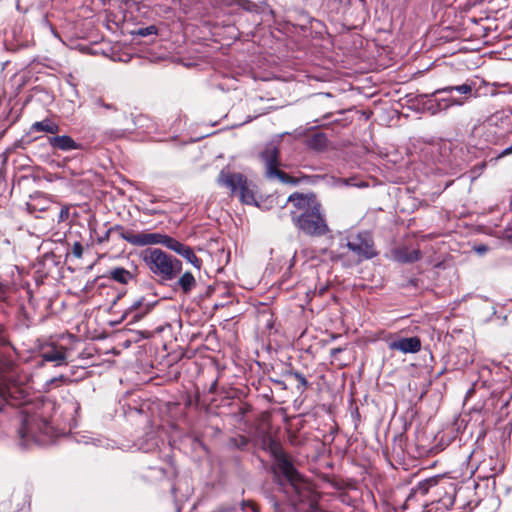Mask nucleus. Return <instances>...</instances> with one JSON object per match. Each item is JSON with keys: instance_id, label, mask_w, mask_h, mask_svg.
<instances>
[{"instance_id": "obj_1", "label": "nucleus", "mask_w": 512, "mask_h": 512, "mask_svg": "<svg viewBox=\"0 0 512 512\" xmlns=\"http://www.w3.org/2000/svg\"><path fill=\"white\" fill-rule=\"evenodd\" d=\"M286 204L291 221L299 232L309 237H323L330 232L322 205L314 193L294 192Z\"/></svg>"}, {"instance_id": "obj_2", "label": "nucleus", "mask_w": 512, "mask_h": 512, "mask_svg": "<svg viewBox=\"0 0 512 512\" xmlns=\"http://www.w3.org/2000/svg\"><path fill=\"white\" fill-rule=\"evenodd\" d=\"M271 450L277 469L287 481L286 492L291 494L293 504L307 503L311 511L316 510L318 508V495L310 483L297 471L287 454L275 441H271Z\"/></svg>"}, {"instance_id": "obj_3", "label": "nucleus", "mask_w": 512, "mask_h": 512, "mask_svg": "<svg viewBox=\"0 0 512 512\" xmlns=\"http://www.w3.org/2000/svg\"><path fill=\"white\" fill-rule=\"evenodd\" d=\"M141 259L150 273L161 283L173 281L182 271V262L160 248H147Z\"/></svg>"}, {"instance_id": "obj_4", "label": "nucleus", "mask_w": 512, "mask_h": 512, "mask_svg": "<svg viewBox=\"0 0 512 512\" xmlns=\"http://www.w3.org/2000/svg\"><path fill=\"white\" fill-rule=\"evenodd\" d=\"M24 414L21 427L18 430L21 439L35 442L41 441L40 436H52L53 427L48 418L44 417L40 412H31L29 408L22 410Z\"/></svg>"}, {"instance_id": "obj_5", "label": "nucleus", "mask_w": 512, "mask_h": 512, "mask_svg": "<svg viewBox=\"0 0 512 512\" xmlns=\"http://www.w3.org/2000/svg\"><path fill=\"white\" fill-rule=\"evenodd\" d=\"M217 183L227 188L231 195L239 196L242 203L252 205L256 203L254 192L251 188V183L247 177L241 173H233L229 170H221L218 177Z\"/></svg>"}, {"instance_id": "obj_6", "label": "nucleus", "mask_w": 512, "mask_h": 512, "mask_svg": "<svg viewBox=\"0 0 512 512\" xmlns=\"http://www.w3.org/2000/svg\"><path fill=\"white\" fill-rule=\"evenodd\" d=\"M260 158L264 163L265 176L269 180L277 179L284 184L295 185L299 180L280 169L281 157L280 150L273 144L267 145L260 153Z\"/></svg>"}, {"instance_id": "obj_7", "label": "nucleus", "mask_w": 512, "mask_h": 512, "mask_svg": "<svg viewBox=\"0 0 512 512\" xmlns=\"http://www.w3.org/2000/svg\"><path fill=\"white\" fill-rule=\"evenodd\" d=\"M155 238L156 240L154 241V245L161 244L165 246L186 259L197 270L201 269L203 262L198 256H196L194 250L190 246L166 234L157 233Z\"/></svg>"}, {"instance_id": "obj_8", "label": "nucleus", "mask_w": 512, "mask_h": 512, "mask_svg": "<svg viewBox=\"0 0 512 512\" xmlns=\"http://www.w3.org/2000/svg\"><path fill=\"white\" fill-rule=\"evenodd\" d=\"M153 298V296L142 295L134 299L129 307L125 310L123 319L127 320L128 324L136 323L142 320L158 304V300Z\"/></svg>"}, {"instance_id": "obj_9", "label": "nucleus", "mask_w": 512, "mask_h": 512, "mask_svg": "<svg viewBox=\"0 0 512 512\" xmlns=\"http://www.w3.org/2000/svg\"><path fill=\"white\" fill-rule=\"evenodd\" d=\"M348 250L357 256L358 261L371 259L377 255L372 236L367 232L357 234L345 245Z\"/></svg>"}, {"instance_id": "obj_10", "label": "nucleus", "mask_w": 512, "mask_h": 512, "mask_svg": "<svg viewBox=\"0 0 512 512\" xmlns=\"http://www.w3.org/2000/svg\"><path fill=\"white\" fill-rule=\"evenodd\" d=\"M111 230L112 233L117 234L120 239L125 240L132 246L136 247L154 245V241L156 240L155 237L157 234L148 231L136 232L131 229H126L123 225L120 224L111 226Z\"/></svg>"}, {"instance_id": "obj_11", "label": "nucleus", "mask_w": 512, "mask_h": 512, "mask_svg": "<svg viewBox=\"0 0 512 512\" xmlns=\"http://www.w3.org/2000/svg\"><path fill=\"white\" fill-rule=\"evenodd\" d=\"M0 396L7 404L11 406H25V408H28L27 392L15 383H9L4 386H0Z\"/></svg>"}, {"instance_id": "obj_12", "label": "nucleus", "mask_w": 512, "mask_h": 512, "mask_svg": "<svg viewBox=\"0 0 512 512\" xmlns=\"http://www.w3.org/2000/svg\"><path fill=\"white\" fill-rule=\"evenodd\" d=\"M454 91L461 95V97L458 98L464 99V103L466 102L467 99L478 96L476 90V82L474 80L469 79L466 80V82H464L461 85L446 86L443 88H439L433 92V96L441 94H451Z\"/></svg>"}, {"instance_id": "obj_13", "label": "nucleus", "mask_w": 512, "mask_h": 512, "mask_svg": "<svg viewBox=\"0 0 512 512\" xmlns=\"http://www.w3.org/2000/svg\"><path fill=\"white\" fill-rule=\"evenodd\" d=\"M47 142L53 151L69 152L84 149L81 143L76 142L69 135L55 134L54 136H48Z\"/></svg>"}, {"instance_id": "obj_14", "label": "nucleus", "mask_w": 512, "mask_h": 512, "mask_svg": "<svg viewBox=\"0 0 512 512\" xmlns=\"http://www.w3.org/2000/svg\"><path fill=\"white\" fill-rule=\"evenodd\" d=\"M390 350L400 351L404 354L407 353H418L421 350L422 342L418 336L413 337H403L391 341L388 344Z\"/></svg>"}, {"instance_id": "obj_15", "label": "nucleus", "mask_w": 512, "mask_h": 512, "mask_svg": "<svg viewBox=\"0 0 512 512\" xmlns=\"http://www.w3.org/2000/svg\"><path fill=\"white\" fill-rule=\"evenodd\" d=\"M437 96L438 95L433 96L432 93L430 99L426 102V104H428V109L431 110L433 114L441 110H446L451 106H460L464 104V99L453 97L451 94H446L444 97Z\"/></svg>"}, {"instance_id": "obj_16", "label": "nucleus", "mask_w": 512, "mask_h": 512, "mask_svg": "<svg viewBox=\"0 0 512 512\" xmlns=\"http://www.w3.org/2000/svg\"><path fill=\"white\" fill-rule=\"evenodd\" d=\"M392 256L399 263H414L422 258V252L419 249L401 246L392 250Z\"/></svg>"}, {"instance_id": "obj_17", "label": "nucleus", "mask_w": 512, "mask_h": 512, "mask_svg": "<svg viewBox=\"0 0 512 512\" xmlns=\"http://www.w3.org/2000/svg\"><path fill=\"white\" fill-rule=\"evenodd\" d=\"M60 130L61 128L59 124L51 118L47 117L41 121L34 122L29 128L27 136H31L33 133L36 132L51 134L52 136H54L55 134H58Z\"/></svg>"}, {"instance_id": "obj_18", "label": "nucleus", "mask_w": 512, "mask_h": 512, "mask_svg": "<svg viewBox=\"0 0 512 512\" xmlns=\"http://www.w3.org/2000/svg\"><path fill=\"white\" fill-rule=\"evenodd\" d=\"M66 351L67 349L64 346L51 345L42 351L41 357L44 361L55 362L57 366H60L67 364Z\"/></svg>"}, {"instance_id": "obj_19", "label": "nucleus", "mask_w": 512, "mask_h": 512, "mask_svg": "<svg viewBox=\"0 0 512 512\" xmlns=\"http://www.w3.org/2000/svg\"><path fill=\"white\" fill-rule=\"evenodd\" d=\"M108 278L120 284H128L135 279V275L123 267H115L108 271Z\"/></svg>"}, {"instance_id": "obj_20", "label": "nucleus", "mask_w": 512, "mask_h": 512, "mask_svg": "<svg viewBox=\"0 0 512 512\" xmlns=\"http://www.w3.org/2000/svg\"><path fill=\"white\" fill-rule=\"evenodd\" d=\"M176 285L184 294H190L196 287V279L191 272L187 271L178 278Z\"/></svg>"}, {"instance_id": "obj_21", "label": "nucleus", "mask_w": 512, "mask_h": 512, "mask_svg": "<svg viewBox=\"0 0 512 512\" xmlns=\"http://www.w3.org/2000/svg\"><path fill=\"white\" fill-rule=\"evenodd\" d=\"M328 144V138L325 133L317 132L307 138V146L316 151H323Z\"/></svg>"}, {"instance_id": "obj_22", "label": "nucleus", "mask_w": 512, "mask_h": 512, "mask_svg": "<svg viewBox=\"0 0 512 512\" xmlns=\"http://www.w3.org/2000/svg\"><path fill=\"white\" fill-rule=\"evenodd\" d=\"M7 343L5 336L4 326L0 324V346L5 345ZM13 367V362L7 356H5L2 352H0V372L5 373L9 372Z\"/></svg>"}, {"instance_id": "obj_23", "label": "nucleus", "mask_w": 512, "mask_h": 512, "mask_svg": "<svg viewBox=\"0 0 512 512\" xmlns=\"http://www.w3.org/2000/svg\"><path fill=\"white\" fill-rule=\"evenodd\" d=\"M285 376L287 378L294 379L297 382L296 389L300 393L304 392L309 387L306 377L298 371L293 369L286 370Z\"/></svg>"}, {"instance_id": "obj_24", "label": "nucleus", "mask_w": 512, "mask_h": 512, "mask_svg": "<svg viewBox=\"0 0 512 512\" xmlns=\"http://www.w3.org/2000/svg\"><path fill=\"white\" fill-rule=\"evenodd\" d=\"M326 481L336 490H347L355 488L352 480H345L338 476H332L326 479Z\"/></svg>"}, {"instance_id": "obj_25", "label": "nucleus", "mask_w": 512, "mask_h": 512, "mask_svg": "<svg viewBox=\"0 0 512 512\" xmlns=\"http://www.w3.org/2000/svg\"><path fill=\"white\" fill-rule=\"evenodd\" d=\"M437 483L438 480L434 477L425 479L417 484V486L413 489V493L424 496L429 492V489L437 485Z\"/></svg>"}, {"instance_id": "obj_26", "label": "nucleus", "mask_w": 512, "mask_h": 512, "mask_svg": "<svg viewBox=\"0 0 512 512\" xmlns=\"http://www.w3.org/2000/svg\"><path fill=\"white\" fill-rule=\"evenodd\" d=\"M249 439L244 435H236L228 439L227 445L232 449L245 450L249 444Z\"/></svg>"}, {"instance_id": "obj_27", "label": "nucleus", "mask_w": 512, "mask_h": 512, "mask_svg": "<svg viewBox=\"0 0 512 512\" xmlns=\"http://www.w3.org/2000/svg\"><path fill=\"white\" fill-rule=\"evenodd\" d=\"M93 104L97 108H104V109H106L108 111H112V112H117L118 111V108H117V106L115 104L105 102L103 97L95 98L94 101H93Z\"/></svg>"}, {"instance_id": "obj_28", "label": "nucleus", "mask_w": 512, "mask_h": 512, "mask_svg": "<svg viewBox=\"0 0 512 512\" xmlns=\"http://www.w3.org/2000/svg\"><path fill=\"white\" fill-rule=\"evenodd\" d=\"M143 479L148 480L150 478H158L162 479L165 477V471L162 468H149L145 474H143Z\"/></svg>"}, {"instance_id": "obj_29", "label": "nucleus", "mask_w": 512, "mask_h": 512, "mask_svg": "<svg viewBox=\"0 0 512 512\" xmlns=\"http://www.w3.org/2000/svg\"><path fill=\"white\" fill-rule=\"evenodd\" d=\"M158 33V28L155 25H150L147 27L139 28L135 34L141 37H146L149 35H156Z\"/></svg>"}, {"instance_id": "obj_30", "label": "nucleus", "mask_w": 512, "mask_h": 512, "mask_svg": "<svg viewBox=\"0 0 512 512\" xmlns=\"http://www.w3.org/2000/svg\"><path fill=\"white\" fill-rule=\"evenodd\" d=\"M83 245L76 241L74 242V244L72 245V248H71V252L72 254L76 257V258H81L83 256Z\"/></svg>"}, {"instance_id": "obj_31", "label": "nucleus", "mask_w": 512, "mask_h": 512, "mask_svg": "<svg viewBox=\"0 0 512 512\" xmlns=\"http://www.w3.org/2000/svg\"><path fill=\"white\" fill-rule=\"evenodd\" d=\"M69 206H63L58 214V222H64L69 218Z\"/></svg>"}, {"instance_id": "obj_32", "label": "nucleus", "mask_w": 512, "mask_h": 512, "mask_svg": "<svg viewBox=\"0 0 512 512\" xmlns=\"http://www.w3.org/2000/svg\"><path fill=\"white\" fill-rule=\"evenodd\" d=\"M340 181L343 184H345L346 186H357V187H360V186H364L365 185L364 183L358 182L355 177L343 178Z\"/></svg>"}, {"instance_id": "obj_33", "label": "nucleus", "mask_w": 512, "mask_h": 512, "mask_svg": "<svg viewBox=\"0 0 512 512\" xmlns=\"http://www.w3.org/2000/svg\"><path fill=\"white\" fill-rule=\"evenodd\" d=\"M111 227H109L101 236L97 238V242L99 244L108 242L110 240V236L112 235Z\"/></svg>"}, {"instance_id": "obj_34", "label": "nucleus", "mask_w": 512, "mask_h": 512, "mask_svg": "<svg viewBox=\"0 0 512 512\" xmlns=\"http://www.w3.org/2000/svg\"><path fill=\"white\" fill-rule=\"evenodd\" d=\"M243 505L244 506H250L252 508L253 512H260L259 506L256 503H254L253 501H249V500L248 501H244Z\"/></svg>"}, {"instance_id": "obj_35", "label": "nucleus", "mask_w": 512, "mask_h": 512, "mask_svg": "<svg viewBox=\"0 0 512 512\" xmlns=\"http://www.w3.org/2000/svg\"><path fill=\"white\" fill-rule=\"evenodd\" d=\"M343 351V348H340V347H336V348H332L330 350V355L332 357H336L337 354L341 353Z\"/></svg>"}, {"instance_id": "obj_36", "label": "nucleus", "mask_w": 512, "mask_h": 512, "mask_svg": "<svg viewBox=\"0 0 512 512\" xmlns=\"http://www.w3.org/2000/svg\"><path fill=\"white\" fill-rule=\"evenodd\" d=\"M512 154V145L506 149H504L501 154L499 155V157H504V156H507V155H510Z\"/></svg>"}, {"instance_id": "obj_37", "label": "nucleus", "mask_w": 512, "mask_h": 512, "mask_svg": "<svg viewBox=\"0 0 512 512\" xmlns=\"http://www.w3.org/2000/svg\"><path fill=\"white\" fill-rule=\"evenodd\" d=\"M326 291H327V286H321V287L318 289V294H319V295H323Z\"/></svg>"}, {"instance_id": "obj_38", "label": "nucleus", "mask_w": 512, "mask_h": 512, "mask_svg": "<svg viewBox=\"0 0 512 512\" xmlns=\"http://www.w3.org/2000/svg\"><path fill=\"white\" fill-rule=\"evenodd\" d=\"M274 382L278 385H281L284 389L286 388L285 383L281 380H274Z\"/></svg>"}, {"instance_id": "obj_39", "label": "nucleus", "mask_w": 512, "mask_h": 512, "mask_svg": "<svg viewBox=\"0 0 512 512\" xmlns=\"http://www.w3.org/2000/svg\"><path fill=\"white\" fill-rule=\"evenodd\" d=\"M157 213H159V211H157V210H151V211L149 212V214H150V215H154V214H157Z\"/></svg>"}, {"instance_id": "obj_40", "label": "nucleus", "mask_w": 512, "mask_h": 512, "mask_svg": "<svg viewBox=\"0 0 512 512\" xmlns=\"http://www.w3.org/2000/svg\"><path fill=\"white\" fill-rule=\"evenodd\" d=\"M507 238H508L509 240H512V231H511L510 233H508V234H507Z\"/></svg>"}, {"instance_id": "obj_41", "label": "nucleus", "mask_w": 512, "mask_h": 512, "mask_svg": "<svg viewBox=\"0 0 512 512\" xmlns=\"http://www.w3.org/2000/svg\"><path fill=\"white\" fill-rule=\"evenodd\" d=\"M38 138H39V136H33V137L31 138V140L35 141V140H37Z\"/></svg>"}, {"instance_id": "obj_42", "label": "nucleus", "mask_w": 512, "mask_h": 512, "mask_svg": "<svg viewBox=\"0 0 512 512\" xmlns=\"http://www.w3.org/2000/svg\"><path fill=\"white\" fill-rule=\"evenodd\" d=\"M57 380H58L57 378H53V379L51 380V382H55V381H57Z\"/></svg>"}]
</instances>
